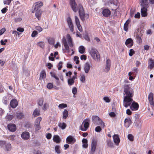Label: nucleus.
<instances>
[{
	"instance_id": "1",
	"label": "nucleus",
	"mask_w": 154,
	"mask_h": 154,
	"mask_svg": "<svg viewBox=\"0 0 154 154\" xmlns=\"http://www.w3.org/2000/svg\"><path fill=\"white\" fill-rule=\"evenodd\" d=\"M124 89L123 106L127 108L131 105L133 101L134 91L129 85H125Z\"/></svg>"
},
{
	"instance_id": "2",
	"label": "nucleus",
	"mask_w": 154,
	"mask_h": 154,
	"mask_svg": "<svg viewBox=\"0 0 154 154\" xmlns=\"http://www.w3.org/2000/svg\"><path fill=\"white\" fill-rule=\"evenodd\" d=\"M89 52L92 57L94 60L97 61L100 60V55L96 49L92 48L89 50Z\"/></svg>"
},
{
	"instance_id": "3",
	"label": "nucleus",
	"mask_w": 154,
	"mask_h": 154,
	"mask_svg": "<svg viewBox=\"0 0 154 154\" xmlns=\"http://www.w3.org/2000/svg\"><path fill=\"white\" fill-rule=\"evenodd\" d=\"M142 1V3H140L141 6L142 7L141 9V14L142 17H146L147 16L148 11L147 8L149 7V4H147V2L145 3V4Z\"/></svg>"
},
{
	"instance_id": "4",
	"label": "nucleus",
	"mask_w": 154,
	"mask_h": 154,
	"mask_svg": "<svg viewBox=\"0 0 154 154\" xmlns=\"http://www.w3.org/2000/svg\"><path fill=\"white\" fill-rule=\"evenodd\" d=\"M79 15L82 21H84L85 19V14L84 12V11L83 9V7L81 4H79Z\"/></svg>"
},
{
	"instance_id": "5",
	"label": "nucleus",
	"mask_w": 154,
	"mask_h": 154,
	"mask_svg": "<svg viewBox=\"0 0 154 154\" xmlns=\"http://www.w3.org/2000/svg\"><path fill=\"white\" fill-rule=\"evenodd\" d=\"M88 120H85L83 122L82 124L80 126V129L82 131H86L89 126Z\"/></svg>"
},
{
	"instance_id": "6",
	"label": "nucleus",
	"mask_w": 154,
	"mask_h": 154,
	"mask_svg": "<svg viewBox=\"0 0 154 154\" xmlns=\"http://www.w3.org/2000/svg\"><path fill=\"white\" fill-rule=\"evenodd\" d=\"M34 7L32 8V12L34 13L38 11V9L43 5V3L42 2H38L35 3Z\"/></svg>"
},
{
	"instance_id": "7",
	"label": "nucleus",
	"mask_w": 154,
	"mask_h": 154,
	"mask_svg": "<svg viewBox=\"0 0 154 154\" xmlns=\"http://www.w3.org/2000/svg\"><path fill=\"white\" fill-rule=\"evenodd\" d=\"M135 121L134 123V125L136 127H139L141 125L142 122L141 119L139 118L138 115L135 114Z\"/></svg>"
},
{
	"instance_id": "8",
	"label": "nucleus",
	"mask_w": 154,
	"mask_h": 154,
	"mask_svg": "<svg viewBox=\"0 0 154 154\" xmlns=\"http://www.w3.org/2000/svg\"><path fill=\"white\" fill-rule=\"evenodd\" d=\"M42 119V118L41 117H39L36 119L34 125V127L35 130L38 131L41 128V127L40 125V124Z\"/></svg>"
},
{
	"instance_id": "9",
	"label": "nucleus",
	"mask_w": 154,
	"mask_h": 154,
	"mask_svg": "<svg viewBox=\"0 0 154 154\" xmlns=\"http://www.w3.org/2000/svg\"><path fill=\"white\" fill-rule=\"evenodd\" d=\"M66 141L68 144H73L76 142V140L71 135H69L66 138Z\"/></svg>"
},
{
	"instance_id": "10",
	"label": "nucleus",
	"mask_w": 154,
	"mask_h": 154,
	"mask_svg": "<svg viewBox=\"0 0 154 154\" xmlns=\"http://www.w3.org/2000/svg\"><path fill=\"white\" fill-rule=\"evenodd\" d=\"M70 4L72 9L75 12H76L78 8H77V5L76 4L75 0H70Z\"/></svg>"
},
{
	"instance_id": "11",
	"label": "nucleus",
	"mask_w": 154,
	"mask_h": 154,
	"mask_svg": "<svg viewBox=\"0 0 154 154\" xmlns=\"http://www.w3.org/2000/svg\"><path fill=\"white\" fill-rule=\"evenodd\" d=\"M97 145V140L95 139H93L91 144V151L92 154H94L96 149Z\"/></svg>"
},
{
	"instance_id": "12",
	"label": "nucleus",
	"mask_w": 154,
	"mask_h": 154,
	"mask_svg": "<svg viewBox=\"0 0 154 154\" xmlns=\"http://www.w3.org/2000/svg\"><path fill=\"white\" fill-rule=\"evenodd\" d=\"M132 103L129 106L130 109L132 110H137L139 108V105L137 103L133 101L132 102Z\"/></svg>"
},
{
	"instance_id": "13",
	"label": "nucleus",
	"mask_w": 154,
	"mask_h": 154,
	"mask_svg": "<svg viewBox=\"0 0 154 154\" xmlns=\"http://www.w3.org/2000/svg\"><path fill=\"white\" fill-rule=\"evenodd\" d=\"M133 41L131 38L126 39L125 42V45L129 48H131L133 45Z\"/></svg>"
},
{
	"instance_id": "14",
	"label": "nucleus",
	"mask_w": 154,
	"mask_h": 154,
	"mask_svg": "<svg viewBox=\"0 0 154 154\" xmlns=\"http://www.w3.org/2000/svg\"><path fill=\"white\" fill-rule=\"evenodd\" d=\"M148 100L150 105L154 106V102L153 101V94L152 92L150 93L148 97Z\"/></svg>"
},
{
	"instance_id": "15",
	"label": "nucleus",
	"mask_w": 154,
	"mask_h": 154,
	"mask_svg": "<svg viewBox=\"0 0 154 154\" xmlns=\"http://www.w3.org/2000/svg\"><path fill=\"white\" fill-rule=\"evenodd\" d=\"M132 123V121L130 118H126L125 119L124 125L126 128H128Z\"/></svg>"
},
{
	"instance_id": "16",
	"label": "nucleus",
	"mask_w": 154,
	"mask_h": 154,
	"mask_svg": "<svg viewBox=\"0 0 154 154\" xmlns=\"http://www.w3.org/2000/svg\"><path fill=\"white\" fill-rule=\"evenodd\" d=\"M110 60L109 59H107L106 61V67L104 71L106 72H108L110 69Z\"/></svg>"
},
{
	"instance_id": "17",
	"label": "nucleus",
	"mask_w": 154,
	"mask_h": 154,
	"mask_svg": "<svg viewBox=\"0 0 154 154\" xmlns=\"http://www.w3.org/2000/svg\"><path fill=\"white\" fill-rule=\"evenodd\" d=\"M18 104V102L16 99H12L10 102V106L13 108H15L17 106Z\"/></svg>"
},
{
	"instance_id": "18",
	"label": "nucleus",
	"mask_w": 154,
	"mask_h": 154,
	"mask_svg": "<svg viewBox=\"0 0 154 154\" xmlns=\"http://www.w3.org/2000/svg\"><path fill=\"white\" fill-rule=\"evenodd\" d=\"M66 38L67 39L69 46L70 47L72 48L73 46V44L72 42V38L69 34H67Z\"/></svg>"
},
{
	"instance_id": "19",
	"label": "nucleus",
	"mask_w": 154,
	"mask_h": 154,
	"mask_svg": "<svg viewBox=\"0 0 154 154\" xmlns=\"http://www.w3.org/2000/svg\"><path fill=\"white\" fill-rule=\"evenodd\" d=\"M8 129L11 131L14 132L16 130V127L14 124H10L8 125Z\"/></svg>"
},
{
	"instance_id": "20",
	"label": "nucleus",
	"mask_w": 154,
	"mask_h": 154,
	"mask_svg": "<svg viewBox=\"0 0 154 154\" xmlns=\"http://www.w3.org/2000/svg\"><path fill=\"white\" fill-rule=\"evenodd\" d=\"M148 67L150 70H152L154 68V60L152 58L149 59Z\"/></svg>"
},
{
	"instance_id": "21",
	"label": "nucleus",
	"mask_w": 154,
	"mask_h": 154,
	"mask_svg": "<svg viewBox=\"0 0 154 154\" xmlns=\"http://www.w3.org/2000/svg\"><path fill=\"white\" fill-rule=\"evenodd\" d=\"M21 137L23 139L27 140L29 138V134L28 132H23L21 134Z\"/></svg>"
},
{
	"instance_id": "22",
	"label": "nucleus",
	"mask_w": 154,
	"mask_h": 154,
	"mask_svg": "<svg viewBox=\"0 0 154 154\" xmlns=\"http://www.w3.org/2000/svg\"><path fill=\"white\" fill-rule=\"evenodd\" d=\"M142 35L140 33V32L139 33L138 32L137 34L136 35V37L137 39V42L138 43L140 44L142 42V39H141V37Z\"/></svg>"
},
{
	"instance_id": "23",
	"label": "nucleus",
	"mask_w": 154,
	"mask_h": 154,
	"mask_svg": "<svg viewBox=\"0 0 154 154\" xmlns=\"http://www.w3.org/2000/svg\"><path fill=\"white\" fill-rule=\"evenodd\" d=\"M113 138L114 142L116 145H118L120 141L118 135V134H114L113 136Z\"/></svg>"
},
{
	"instance_id": "24",
	"label": "nucleus",
	"mask_w": 154,
	"mask_h": 154,
	"mask_svg": "<svg viewBox=\"0 0 154 154\" xmlns=\"http://www.w3.org/2000/svg\"><path fill=\"white\" fill-rule=\"evenodd\" d=\"M91 66L88 62H86L84 66V69L86 73H88L90 69Z\"/></svg>"
},
{
	"instance_id": "25",
	"label": "nucleus",
	"mask_w": 154,
	"mask_h": 154,
	"mask_svg": "<svg viewBox=\"0 0 154 154\" xmlns=\"http://www.w3.org/2000/svg\"><path fill=\"white\" fill-rule=\"evenodd\" d=\"M103 16L105 17H109L111 14L110 11L108 9L103 10L102 11Z\"/></svg>"
},
{
	"instance_id": "26",
	"label": "nucleus",
	"mask_w": 154,
	"mask_h": 154,
	"mask_svg": "<svg viewBox=\"0 0 154 154\" xmlns=\"http://www.w3.org/2000/svg\"><path fill=\"white\" fill-rule=\"evenodd\" d=\"M11 146L10 143H6L5 144L4 150L5 151H10L11 150Z\"/></svg>"
},
{
	"instance_id": "27",
	"label": "nucleus",
	"mask_w": 154,
	"mask_h": 154,
	"mask_svg": "<svg viewBox=\"0 0 154 154\" xmlns=\"http://www.w3.org/2000/svg\"><path fill=\"white\" fill-rule=\"evenodd\" d=\"M62 42L63 44L65 50L69 51V47L67 44L66 40L65 38H63Z\"/></svg>"
},
{
	"instance_id": "28",
	"label": "nucleus",
	"mask_w": 154,
	"mask_h": 154,
	"mask_svg": "<svg viewBox=\"0 0 154 154\" xmlns=\"http://www.w3.org/2000/svg\"><path fill=\"white\" fill-rule=\"evenodd\" d=\"M53 141L56 143H59L61 139L60 137L58 135H55L53 137Z\"/></svg>"
},
{
	"instance_id": "29",
	"label": "nucleus",
	"mask_w": 154,
	"mask_h": 154,
	"mask_svg": "<svg viewBox=\"0 0 154 154\" xmlns=\"http://www.w3.org/2000/svg\"><path fill=\"white\" fill-rule=\"evenodd\" d=\"M15 116L18 119H21L24 117V115L22 112H16Z\"/></svg>"
},
{
	"instance_id": "30",
	"label": "nucleus",
	"mask_w": 154,
	"mask_h": 154,
	"mask_svg": "<svg viewBox=\"0 0 154 154\" xmlns=\"http://www.w3.org/2000/svg\"><path fill=\"white\" fill-rule=\"evenodd\" d=\"M69 115L68 112L66 109H64V111L63 112L62 118L63 119H66L68 117Z\"/></svg>"
},
{
	"instance_id": "31",
	"label": "nucleus",
	"mask_w": 154,
	"mask_h": 154,
	"mask_svg": "<svg viewBox=\"0 0 154 154\" xmlns=\"http://www.w3.org/2000/svg\"><path fill=\"white\" fill-rule=\"evenodd\" d=\"M66 124L64 122H59L58 124V126L62 129H64L66 127Z\"/></svg>"
},
{
	"instance_id": "32",
	"label": "nucleus",
	"mask_w": 154,
	"mask_h": 154,
	"mask_svg": "<svg viewBox=\"0 0 154 154\" xmlns=\"http://www.w3.org/2000/svg\"><path fill=\"white\" fill-rule=\"evenodd\" d=\"M40 115V110L36 108L34 110L32 115L34 117H36Z\"/></svg>"
},
{
	"instance_id": "33",
	"label": "nucleus",
	"mask_w": 154,
	"mask_h": 154,
	"mask_svg": "<svg viewBox=\"0 0 154 154\" xmlns=\"http://www.w3.org/2000/svg\"><path fill=\"white\" fill-rule=\"evenodd\" d=\"M131 22V20L129 19L125 23L124 26V30L127 31L128 29V24L130 23Z\"/></svg>"
},
{
	"instance_id": "34",
	"label": "nucleus",
	"mask_w": 154,
	"mask_h": 154,
	"mask_svg": "<svg viewBox=\"0 0 154 154\" xmlns=\"http://www.w3.org/2000/svg\"><path fill=\"white\" fill-rule=\"evenodd\" d=\"M98 125L101 126L102 128H104L105 126L104 123L100 119L98 120Z\"/></svg>"
},
{
	"instance_id": "35",
	"label": "nucleus",
	"mask_w": 154,
	"mask_h": 154,
	"mask_svg": "<svg viewBox=\"0 0 154 154\" xmlns=\"http://www.w3.org/2000/svg\"><path fill=\"white\" fill-rule=\"evenodd\" d=\"M46 76V74L45 71L44 70H42L40 73V79H43L45 78Z\"/></svg>"
},
{
	"instance_id": "36",
	"label": "nucleus",
	"mask_w": 154,
	"mask_h": 154,
	"mask_svg": "<svg viewBox=\"0 0 154 154\" xmlns=\"http://www.w3.org/2000/svg\"><path fill=\"white\" fill-rule=\"evenodd\" d=\"M60 147L59 145H56L55 147V150L57 154H60L61 152Z\"/></svg>"
},
{
	"instance_id": "37",
	"label": "nucleus",
	"mask_w": 154,
	"mask_h": 154,
	"mask_svg": "<svg viewBox=\"0 0 154 154\" xmlns=\"http://www.w3.org/2000/svg\"><path fill=\"white\" fill-rule=\"evenodd\" d=\"M85 51V48L83 46H80L79 48V52L81 54H83Z\"/></svg>"
},
{
	"instance_id": "38",
	"label": "nucleus",
	"mask_w": 154,
	"mask_h": 154,
	"mask_svg": "<svg viewBox=\"0 0 154 154\" xmlns=\"http://www.w3.org/2000/svg\"><path fill=\"white\" fill-rule=\"evenodd\" d=\"M14 117V116L12 115H7L6 117V119L7 121L11 120Z\"/></svg>"
},
{
	"instance_id": "39",
	"label": "nucleus",
	"mask_w": 154,
	"mask_h": 154,
	"mask_svg": "<svg viewBox=\"0 0 154 154\" xmlns=\"http://www.w3.org/2000/svg\"><path fill=\"white\" fill-rule=\"evenodd\" d=\"M66 21L68 26L71 25L73 23L72 20L70 17H68L66 19Z\"/></svg>"
},
{
	"instance_id": "40",
	"label": "nucleus",
	"mask_w": 154,
	"mask_h": 154,
	"mask_svg": "<svg viewBox=\"0 0 154 154\" xmlns=\"http://www.w3.org/2000/svg\"><path fill=\"white\" fill-rule=\"evenodd\" d=\"M35 15L36 17L38 18V20H39L40 19V17L41 16V14L39 11H36V13H35Z\"/></svg>"
},
{
	"instance_id": "41",
	"label": "nucleus",
	"mask_w": 154,
	"mask_h": 154,
	"mask_svg": "<svg viewBox=\"0 0 154 154\" xmlns=\"http://www.w3.org/2000/svg\"><path fill=\"white\" fill-rule=\"evenodd\" d=\"M74 81L72 79H68V84L69 85H72L74 83Z\"/></svg>"
},
{
	"instance_id": "42",
	"label": "nucleus",
	"mask_w": 154,
	"mask_h": 154,
	"mask_svg": "<svg viewBox=\"0 0 154 154\" xmlns=\"http://www.w3.org/2000/svg\"><path fill=\"white\" fill-rule=\"evenodd\" d=\"M37 45L41 48H43L44 47L45 43L43 42H40L37 44Z\"/></svg>"
},
{
	"instance_id": "43",
	"label": "nucleus",
	"mask_w": 154,
	"mask_h": 154,
	"mask_svg": "<svg viewBox=\"0 0 154 154\" xmlns=\"http://www.w3.org/2000/svg\"><path fill=\"white\" fill-rule=\"evenodd\" d=\"M67 105L66 104L61 103L59 104L58 106V107L60 109H63L64 108L67 107Z\"/></svg>"
},
{
	"instance_id": "44",
	"label": "nucleus",
	"mask_w": 154,
	"mask_h": 154,
	"mask_svg": "<svg viewBox=\"0 0 154 154\" xmlns=\"http://www.w3.org/2000/svg\"><path fill=\"white\" fill-rule=\"evenodd\" d=\"M92 120L94 121H96L99 120L100 118L97 116H93L92 117Z\"/></svg>"
},
{
	"instance_id": "45",
	"label": "nucleus",
	"mask_w": 154,
	"mask_h": 154,
	"mask_svg": "<svg viewBox=\"0 0 154 154\" xmlns=\"http://www.w3.org/2000/svg\"><path fill=\"white\" fill-rule=\"evenodd\" d=\"M85 78L84 75H82L80 78V81L83 83H84L85 81Z\"/></svg>"
},
{
	"instance_id": "46",
	"label": "nucleus",
	"mask_w": 154,
	"mask_h": 154,
	"mask_svg": "<svg viewBox=\"0 0 154 154\" xmlns=\"http://www.w3.org/2000/svg\"><path fill=\"white\" fill-rule=\"evenodd\" d=\"M128 138L131 141H133L134 140V137L131 134H129L128 136Z\"/></svg>"
},
{
	"instance_id": "47",
	"label": "nucleus",
	"mask_w": 154,
	"mask_h": 154,
	"mask_svg": "<svg viewBox=\"0 0 154 154\" xmlns=\"http://www.w3.org/2000/svg\"><path fill=\"white\" fill-rule=\"evenodd\" d=\"M63 64V63L62 62L60 61L59 62L58 65L57 66L58 70H60L61 69V68L62 67Z\"/></svg>"
},
{
	"instance_id": "48",
	"label": "nucleus",
	"mask_w": 154,
	"mask_h": 154,
	"mask_svg": "<svg viewBox=\"0 0 154 154\" xmlns=\"http://www.w3.org/2000/svg\"><path fill=\"white\" fill-rule=\"evenodd\" d=\"M75 23H76V25L80 24V22L79 19V18H78V17L77 16H75Z\"/></svg>"
},
{
	"instance_id": "49",
	"label": "nucleus",
	"mask_w": 154,
	"mask_h": 154,
	"mask_svg": "<svg viewBox=\"0 0 154 154\" xmlns=\"http://www.w3.org/2000/svg\"><path fill=\"white\" fill-rule=\"evenodd\" d=\"M8 7L7 6L6 7H5L2 9L1 11L2 13V14H5V13H6L8 11Z\"/></svg>"
},
{
	"instance_id": "50",
	"label": "nucleus",
	"mask_w": 154,
	"mask_h": 154,
	"mask_svg": "<svg viewBox=\"0 0 154 154\" xmlns=\"http://www.w3.org/2000/svg\"><path fill=\"white\" fill-rule=\"evenodd\" d=\"M79 57L76 56L74 57V60L75 61L76 64H78L79 63Z\"/></svg>"
},
{
	"instance_id": "51",
	"label": "nucleus",
	"mask_w": 154,
	"mask_h": 154,
	"mask_svg": "<svg viewBox=\"0 0 154 154\" xmlns=\"http://www.w3.org/2000/svg\"><path fill=\"white\" fill-rule=\"evenodd\" d=\"M70 31L71 32H73L74 30V26L73 24L68 26Z\"/></svg>"
},
{
	"instance_id": "52",
	"label": "nucleus",
	"mask_w": 154,
	"mask_h": 154,
	"mask_svg": "<svg viewBox=\"0 0 154 154\" xmlns=\"http://www.w3.org/2000/svg\"><path fill=\"white\" fill-rule=\"evenodd\" d=\"M38 33L37 31L34 30L32 32L31 34V36L32 37H35L38 34Z\"/></svg>"
},
{
	"instance_id": "53",
	"label": "nucleus",
	"mask_w": 154,
	"mask_h": 154,
	"mask_svg": "<svg viewBox=\"0 0 154 154\" xmlns=\"http://www.w3.org/2000/svg\"><path fill=\"white\" fill-rule=\"evenodd\" d=\"M77 28L78 30L80 32H82L83 31V29L81 25L80 24L76 25Z\"/></svg>"
},
{
	"instance_id": "54",
	"label": "nucleus",
	"mask_w": 154,
	"mask_h": 154,
	"mask_svg": "<svg viewBox=\"0 0 154 154\" xmlns=\"http://www.w3.org/2000/svg\"><path fill=\"white\" fill-rule=\"evenodd\" d=\"M135 53L133 49L130 50L129 52V55L130 56H132Z\"/></svg>"
},
{
	"instance_id": "55",
	"label": "nucleus",
	"mask_w": 154,
	"mask_h": 154,
	"mask_svg": "<svg viewBox=\"0 0 154 154\" xmlns=\"http://www.w3.org/2000/svg\"><path fill=\"white\" fill-rule=\"evenodd\" d=\"M102 130L100 126H98L96 127L95 131L97 132H100Z\"/></svg>"
},
{
	"instance_id": "56",
	"label": "nucleus",
	"mask_w": 154,
	"mask_h": 154,
	"mask_svg": "<svg viewBox=\"0 0 154 154\" xmlns=\"http://www.w3.org/2000/svg\"><path fill=\"white\" fill-rule=\"evenodd\" d=\"M72 92L74 95L76 94L77 93V89L75 87H74L72 89Z\"/></svg>"
},
{
	"instance_id": "57",
	"label": "nucleus",
	"mask_w": 154,
	"mask_h": 154,
	"mask_svg": "<svg viewBox=\"0 0 154 154\" xmlns=\"http://www.w3.org/2000/svg\"><path fill=\"white\" fill-rule=\"evenodd\" d=\"M53 87V84L52 83H48L47 85V88L49 89H51Z\"/></svg>"
},
{
	"instance_id": "58",
	"label": "nucleus",
	"mask_w": 154,
	"mask_h": 154,
	"mask_svg": "<svg viewBox=\"0 0 154 154\" xmlns=\"http://www.w3.org/2000/svg\"><path fill=\"white\" fill-rule=\"evenodd\" d=\"M107 144L110 147H112L113 146V143L112 142L109 140L107 141Z\"/></svg>"
},
{
	"instance_id": "59",
	"label": "nucleus",
	"mask_w": 154,
	"mask_h": 154,
	"mask_svg": "<svg viewBox=\"0 0 154 154\" xmlns=\"http://www.w3.org/2000/svg\"><path fill=\"white\" fill-rule=\"evenodd\" d=\"M103 99L107 103H109L110 101V100L108 97H104L103 98Z\"/></svg>"
},
{
	"instance_id": "60",
	"label": "nucleus",
	"mask_w": 154,
	"mask_h": 154,
	"mask_svg": "<svg viewBox=\"0 0 154 154\" xmlns=\"http://www.w3.org/2000/svg\"><path fill=\"white\" fill-rule=\"evenodd\" d=\"M6 31V29L5 28H3L0 30V35H2Z\"/></svg>"
},
{
	"instance_id": "61",
	"label": "nucleus",
	"mask_w": 154,
	"mask_h": 154,
	"mask_svg": "<svg viewBox=\"0 0 154 154\" xmlns=\"http://www.w3.org/2000/svg\"><path fill=\"white\" fill-rule=\"evenodd\" d=\"M11 1V0H6L4 1V4L9 5L10 4Z\"/></svg>"
},
{
	"instance_id": "62",
	"label": "nucleus",
	"mask_w": 154,
	"mask_h": 154,
	"mask_svg": "<svg viewBox=\"0 0 154 154\" xmlns=\"http://www.w3.org/2000/svg\"><path fill=\"white\" fill-rule=\"evenodd\" d=\"M17 30L19 32H23L24 31V29L23 28L19 27L17 29Z\"/></svg>"
},
{
	"instance_id": "63",
	"label": "nucleus",
	"mask_w": 154,
	"mask_h": 154,
	"mask_svg": "<svg viewBox=\"0 0 154 154\" xmlns=\"http://www.w3.org/2000/svg\"><path fill=\"white\" fill-rule=\"evenodd\" d=\"M109 115L112 117H115L116 116L115 113L113 112H111L109 113Z\"/></svg>"
},
{
	"instance_id": "64",
	"label": "nucleus",
	"mask_w": 154,
	"mask_h": 154,
	"mask_svg": "<svg viewBox=\"0 0 154 154\" xmlns=\"http://www.w3.org/2000/svg\"><path fill=\"white\" fill-rule=\"evenodd\" d=\"M80 58L81 60H86V59H87L86 56L85 55H84V54L82 55L81 56Z\"/></svg>"
}]
</instances>
